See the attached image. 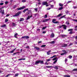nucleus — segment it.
Masks as SVG:
<instances>
[{
  "instance_id": "nucleus-1",
  "label": "nucleus",
  "mask_w": 77,
  "mask_h": 77,
  "mask_svg": "<svg viewBox=\"0 0 77 77\" xmlns=\"http://www.w3.org/2000/svg\"><path fill=\"white\" fill-rule=\"evenodd\" d=\"M21 14V11H19L16 13L15 15H13V17H17V16H19V15H20V14Z\"/></svg>"
},
{
  "instance_id": "nucleus-2",
  "label": "nucleus",
  "mask_w": 77,
  "mask_h": 77,
  "mask_svg": "<svg viewBox=\"0 0 77 77\" xmlns=\"http://www.w3.org/2000/svg\"><path fill=\"white\" fill-rule=\"evenodd\" d=\"M56 21V19H52V22L53 23H54V24H59V22L58 21Z\"/></svg>"
},
{
  "instance_id": "nucleus-3",
  "label": "nucleus",
  "mask_w": 77,
  "mask_h": 77,
  "mask_svg": "<svg viewBox=\"0 0 77 77\" xmlns=\"http://www.w3.org/2000/svg\"><path fill=\"white\" fill-rule=\"evenodd\" d=\"M24 8H26V7L23 6V7H20L19 8H17V10H22V9H24Z\"/></svg>"
},
{
  "instance_id": "nucleus-4",
  "label": "nucleus",
  "mask_w": 77,
  "mask_h": 77,
  "mask_svg": "<svg viewBox=\"0 0 77 77\" xmlns=\"http://www.w3.org/2000/svg\"><path fill=\"white\" fill-rule=\"evenodd\" d=\"M48 4V3H47V2L44 1L42 2V6H44L45 5H47Z\"/></svg>"
},
{
  "instance_id": "nucleus-5",
  "label": "nucleus",
  "mask_w": 77,
  "mask_h": 77,
  "mask_svg": "<svg viewBox=\"0 0 77 77\" xmlns=\"http://www.w3.org/2000/svg\"><path fill=\"white\" fill-rule=\"evenodd\" d=\"M61 26L62 27H63L64 30H66V27H67V26H66V25L62 24L61 25Z\"/></svg>"
},
{
  "instance_id": "nucleus-6",
  "label": "nucleus",
  "mask_w": 77,
  "mask_h": 77,
  "mask_svg": "<svg viewBox=\"0 0 77 77\" xmlns=\"http://www.w3.org/2000/svg\"><path fill=\"white\" fill-rule=\"evenodd\" d=\"M62 52H64L63 53L61 54V56L64 55V54H66L67 53L66 52V51H65V50H62Z\"/></svg>"
},
{
  "instance_id": "nucleus-7",
  "label": "nucleus",
  "mask_w": 77,
  "mask_h": 77,
  "mask_svg": "<svg viewBox=\"0 0 77 77\" xmlns=\"http://www.w3.org/2000/svg\"><path fill=\"white\" fill-rule=\"evenodd\" d=\"M22 39H29V37L28 36H24L21 37Z\"/></svg>"
},
{
  "instance_id": "nucleus-8",
  "label": "nucleus",
  "mask_w": 77,
  "mask_h": 77,
  "mask_svg": "<svg viewBox=\"0 0 77 77\" xmlns=\"http://www.w3.org/2000/svg\"><path fill=\"white\" fill-rule=\"evenodd\" d=\"M54 36H55L53 32H52L51 35V38H53L54 37Z\"/></svg>"
},
{
  "instance_id": "nucleus-9",
  "label": "nucleus",
  "mask_w": 77,
  "mask_h": 77,
  "mask_svg": "<svg viewBox=\"0 0 77 77\" xmlns=\"http://www.w3.org/2000/svg\"><path fill=\"white\" fill-rule=\"evenodd\" d=\"M0 12L2 13V14H5V13H4V10H2L1 8H0Z\"/></svg>"
},
{
  "instance_id": "nucleus-10",
  "label": "nucleus",
  "mask_w": 77,
  "mask_h": 77,
  "mask_svg": "<svg viewBox=\"0 0 77 77\" xmlns=\"http://www.w3.org/2000/svg\"><path fill=\"white\" fill-rule=\"evenodd\" d=\"M38 62L39 63H40V64H43V63H44V61L43 60H39Z\"/></svg>"
},
{
  "instance_id": "nucleus-11",
  "label": "nucleus",
  "mask_w": 77,
  "mask_h": 77,
  "mask_svg": "<svg viewBox=\"0 0 77 77\" xmlns=\"http://www.w3.org/2000/svg\"><path fill=\"white\" fill-rule=\"evenodd\" d=\"M49 21V19H47L43 20L42 22L43 23H45V22H47V21Z\"/></svg>"
},
{
  "instance_id": "nucleus-12",
  "label": "nucleus",
  "mask_w": 77,
  "mask_h": 77,
  "mask_svg": "<svg viewBox=\"0 0 77 77\" xmlns=\"http://www.w3.org/2000/svg\"><path fill=\"white\" fill-rule=\"evenodd\" d=\"M32 17V15H31L30 16H28L27 18H26V20H28L30 19V18Z\"/></svg>"
},
{
  "instance_id": "nucleus-13",
  "label": "nucleus",
  "mask_w": 77,
  "mask_h": 77,
  "mask_svg": "<svg viewBox=\"0 0 77 77\" xmlns=\"http://www.w3.org/2000/svg\"><path fill=\"white\" fill-rule=\"evenodd\" d=\"M67 44H64L62 46V47H67Z\"/></svg>"
},
{
  "instance_id": "nucleus-14",
  "label": "nucleus",
  "mask_w": 77,
  "mask_h": 77,
  "mask_svg": "<svg viewBox=\"0 0 77 77\" xmlns=\"http://www.w3.org/2000/svg\"><path fill=\"white\" fill-rule=\"evenodd\" d=\"M17 49V48H15V49H14L13 50L11 51H10V53H13L14 51H15V50Z\"/></svg>"
},
{
  "instance_id": "nucleus-15",
  "label": "nucleus",
  "mask_w": 77,
  "mask_h": 77,
  "mask_svg": "<svg viewBox=\"0 0 77 77\" xmlns=\"http://www.w3.org/2000/svg\"><path fill=\"white\" fill-rule=\"evenodd\" d=\"M18 35V33H16V34H15L14 35V38H17V39L18 38V37L17 36Z\"/></svg>"
},
{
  "instance_id": "nucleus-16",
  "label": "nucleus",
  "mask_w": 77,
  "mask_h": 77,
  "mask_svg": "<svg viewBox=\"0 0 77 77\" xmlns=\"http://www.w3.org/2000/svg\"><path fill=\"white\" fill-rule=\"evenodd\" d=\"M34 48H35L36 50H38V51L40 50V48H39L37 47H35Z\"/></svg>"
},
{
  "instance_id": "nucleus-17",
  "label": "nucleus",
  "mask_w": 77,
  "mask_h": 77,
  "mask_svg": "<svg viewBox=\"0 0 77 77\" xmlns=\"http://www.w3.org/2000/svg\"><path fill=\"white\" fill-rule=\"evenodd\" d=\"M61 37H67V35L62 34L61 35Z\"/></svg>"
},
{
  "instance_id": "nucleus-18",
  "label": "nucleus",
  "mask_w": 77,
  "mask_h": 77,
  "mask_svg": "<svg viewBox=\"0 0 77 77\" xmlns=\"http://www.w3.org/2000/svg\"><path fill=\"white\" fill-rule=\"evenodd\" d=\"M62 16V14H59L57 16V17H61V16Z\"/></svg>"
},
{
  "instance_id": "nucleus-19",
  "label": "nucleus",
  "mask_w": 77,
  "mask_h": 77,
  "mask_svg": "<svg viewBox=\"0 0 77 77\" xmlns=\"http://www.w3.org/2000/svg\"><path fill=\"white\" fill-rule=\"evenodd\" d=\"M28 9H29L28 8L24 9L23 11V13H25V12H26V11H28Z\"/></svg>"
},
{
  "instance_id": "nucleus-20",
  "label": "nucleus",
  "mask_w": 77,
  "mask_h": 77,
  "mask_svg": "<svg viewBox=\"0 0 77 77\" xmlns=\"http://www.w3.org/2000/svg\"><path fill=\"white\" fill-rule=\"evenodd\" d=\"M39 60L35 62V65H37V64H39Z\"/></svg>"
},
{
  "instance_id": "nucleus-21",
  "label": "nucleus",
  "mask_w": 77,
  "mask_h": 77,
  "mask_svg": "<svg viewBox=\"0 0 77 77\" xmlns=\"http://www.w3.org/2000/svg\"><path fill=\"white\" fill-rule=\"evenodd\" d=\"M50 44H54V43H55L54 41H52L51 42H50Z\"/></svg>"
},
{
  "instance_id": "nucleus-22",
  "label": "nucleus",
  "mask_w": 77,
  "mask_h": 77,
  "mask_svg": "<svg viewBox=\"0 0 77 77\" xmlns=\"http://www.w3.org/2000/svg\"><path fill=\"white\" fill-rule=\"evenodd\" d=\"M65 16H66V15H64L63 16H61V17H60V19H59V20H60V19H62V18H63L65 17Z\"/></svg>"
},
{
  "instance_id": "nucleus-23",
  "label": "nucleus",
  "mask_w": 77,
  "mask_h": 77,
  "mask_svg": "<svg viewBox=\"0 0 77 77\" xmlns=\"http://www.w3.org/2000/svg\"><path fill=\"white\" fill-rule=\"evenodd\" d=\"M63 9V7H61L59 8L58 10L59 11H60V10H62V9Z\"/></svg>"
},
{
  "instance_id": "nucleus-24",
  "label": "nucleus",
  "mask_w": 77,
  "mask_h": 77,
  "mask_svg": "<svg viewBox=\"0 0 77 77\" xmlns=\"http://www.w3.org/2000/svg\"><path fill=\"white\" fill-rule=\"evenodd\" d=\"M6 26V24H4V25H2L1 26V27H5Z\"/></svg>"
},
{
  "instance_id": "nucleus-25",
  "label": "nucleus",
  "mask_w": 77,
  "mask_h": 77,
  "mask_svg": "<svg viewBox=\"0 0 77 77\" xmlns=\"http://www.w3.org/2000/svg\"><path fill=\"white\" fill-rule=\"evenodd\" d=\"M53 68H54V69H59V68H58L57 66H56Z\"/></svg>"
},
{
  "instance_id": "nucleus-26",
  "label": "nucleus",
  "mask_w": 77,
  "mask_h": 77,
  "mask_svg": "<svg viewBox=\"0 0 77 77\" xmlns=\"http://www.w3.org/2000/svg\"><path fill=\"white\" fill-rule=\"evenodd\" d=\"M24 18H20V21H24Z\"/></svg>"
},
{
  "instance_id": "nucleus-27",
  "label": "nucleus",
  "mask_w": 77,
  "mask_h": 77,
  "mask_svg": "<svg viewBox=\"0 0 77 77\" xmlns=\"http://www.w3.org/2000/svg\"><path fill=\"white\" fill-rule=\"evenodd\" d=\"M59 5L60 6H63V4H61V3H59Z\"/></svg>"
},
{
  "instance_id": "nucleus-28",
  "label": "nucleus",
  "mask_w": 77,
  "mask_h": 77,
  "mask_svg": "<svg viewBox=\"0 0 77 77\" xmlns=\"http://www.w3.org/2000/svg\"><path fill=\"white\" fill-rule=\"evenodd\" d=\"M47 28V26H45V27H43L42 29V30H45V29H46Z\"/></svg>"
},
{
  "instance_id": "nucleus-29",
  "label": "nucleus",
  "mask_w": 77,
  "mask_h": 77,
  "mask_svg": "<svg viewBox=\"0 0 77 77\" xmlns=\"http://www.w3.org/2000/svg\"><path fill=\"white\" fill-rule=\"evenodd\" d=\"M57 60H56L55 61H54V62H53V64H55V63H56V62H57Z\"/></svg>"
},
{
  "instance_id": "nucleus-30",
  "label": "nucleus",
  "mask_w": 77,
  "mask_h": 77,
  "mask_svg": "<svg viewBox=\"0 0 77 77\" xmlns=\"http://www.w3.org/2000/svg\"><path fill=\"white\" fill-rule=\"evenodd\" d=\"M46 47V45H42L41 46V47Z\"/></svg>"
},
{
  "instance_id": "nucleus-31",
  "label": "nucleus",
  "mask_w": 77,
  "mask_h": 77,
  "mask_svg": "<svg viewBox=\"0 0 77 77\" xmlns=\"http://www.w3.org/2000/svg\"><path fill=\"white\" fill-rule=\"evenodd\" d=\"M73 71H77V69H75L72 70Z\"/></svg>"
},
{
  "instance_id": "nucleus-32",
  "label": "nucleus",
  "mask_w": 77,
  "mask_h": 77,
  "mask_svg": "<svg viewBox=\"0 0 77 77\" xmlns=\"http://www.w3.org/2000/svg\"><path fill=\"white\" fill-rule=\"evenodd\" d=\"M53 66H47L46 68H52Z\"/></svg>"
},
{
  "instance_id": "nucleus-33",
  "label": "nucleus",
  "mask_w": 77,
  "mask_h": 77,
  "mask_svg": "<svg viewBox=\"0 0 77 77\" xmlns=\"http://www.w3.org/2000/svg\"><path fill=\"white\" fill-rule=\"evenodd\" d=\"M57 59V57H55L53 59V60H56Z\"/></svg>"
},
{
  "instance_id": "nucleus-34",
  "label": "nucleus",
  "mask_w": 77,
  "mask_h": 77,
  "mask_svg": "<svg viewBox=\"0 0 77 77\" xmlns=\"http://www.w3.org/2000/svg\"><path fill=\"white\" fill-rule=\"evenodd\" d=\"M72 56L71 55H69V59H72Z\"/></svg>"
},
{
  "instance_id": "nucleus-35",
  "label": "nucleus",
  "mask_w": 77,
  "mask_h": 77,
  "mask_svg": "<svg viewBox=\"0 0 77 77\" xmlns=\"http://www.w3.org/2000/svg\"><path fill=\"white\" fill-rule=\"evenodd\" d=\"M66 24H67V25H69V21H67L66 23Z\"/></svg>"
},
{
  "instance_id": "nucleus-36",
  "label": "nucleus",
  "mask_w": 77,
  "mask_h": 77,
  "mask_svg": "<svg viewBox=\"0 0 77 77\" xmlns=\"http://www.w3.org/2000/svg\"><path fill=\"white\" fill-rule=\"evenodd\" d=\"M73 29H70L68 30V31H69V32L71 31V32L72 31V30H73Z\"/></svg>"
},
{
  "instance_id": "nucleus-37",
  "label": "nucleus",
  "mask_w": 77,
  "mask_h": 77,
  "mask_svg": "<svg viewBox=\"0 0 77 77\" xmlns=\"http://www.w3.org/2000/svg\"><path fill=\"white\" fill-rule=\"evenodd\" d=\"M11 74H8V75H7L6 76H5V77H9V75H11Z\"/></svg>"
},
{
  "instance_id": "nucleus-38",
  "label": "nucleus",
  "mask_w": 77,
  "mask_h": 77,
  "mask_svg": "<svg viewBox=\"0 0 77 77\" xmlns=\"http://www.w3.org/2000/svg\"><path fill=\"white\" fill-rule=\"evenodd\" d=\"M8 19H6L5 20V22H8Z\"/></svg>"
},
{
  "instance_id": "nucleus-39",
  "label": "nucleus",
  "mask_w": 77,
  "mask_h": 77,
  "mask_svg": "<svg viewBox=\"0 0 77 77\" xmlns=\"http://www.w3.org/2000/svg\"><path fill=\"white\" fill-rule=\"evenodd\" d=\"M72 2V1H69L67 2V4H68V3H71Z\"/></svg>"
},
{
  "instance_id": "nucleus-40",
  "label": "nucleus",
  "mask_w": 77,
  "mask_h": 77,
  "mask_svg": "<svg viewBox=\"0 0 77 77\" xmlns=\"http://www.w3.org/2000/svg\"><path fill=\"white\" fill-rule=\"evenodd\" d=\"M69 34H70V35H71L72 34V33H72V31H70L69 33Z\"/></svg>"
},
{
  "instance_id": "nucleus-41",
  "label": "nucleus",
  "mask_w": 77,
  "mask_h": 77,
  "mask_svg": "<svg viewBox=\"0 0 77 77\" xmlns=\"http://www.w3.org/2000/svg\"><path fill=\"white\" fill-rule=\"evenodd\" d=\"M64 77H70V76L69 75H65L64 76Z\"/></svg>"
},
{
  "instance_id": "nucleus-42",
  "label": "nucleus",
  "mask_w": 77,
  "mask_h": 77,
  "mask_svg": "<svg viewBox=\"0 0 77 77\" xmlns=\"http://www.w3.org/2000/svg\"><path fill=\"white\" fill-rule=\"evenodd\" d=\"M45 17H44L45 18H47V14H45Z\"/></svg>"
},
{
  "instance_id": "nucleus-43",
  "label": "nucleus",
  "mask_w": 77,
  "mask_h": 77,
  "mask_svg": "<svg viewBox=\"0 0 77 77\" xmlns=\"http://www.w3.org/2000/svg\"><path fill=\"white\" fill-rule=\"evenodd\" d=\"M51 60V59H48L46 61L47 62H49V61H50Z\"/></svg>"
},
{
  "instance_id": "nucleus-44",
  "label": "nucleus",
  "mask_w": 77,
  "mask_h": 77,
  "mask_svg": "<svg viewBox=\"0 0 77 77\" xmlns=\"http://www.w3.org/2000/svg\"><path fill=\"white\" fill-rule=\"evenodd\" d=\"M4 5V3H0V5L1 6H2V5Z\"/></svg>"
},
{
  "instance_id": "nucleus-45",
  "label": "nucleus",
  "mask_w": 77,
  "mask_h": 77,
  "mask_svg": "<svg viewBox=\"0 0 77 77\" xmlns=\"http://www.w3.org/2000/svg\"><path fill=\"white\" fill-rule=\"evenodd\" d=\"M45 65H48L49 64V63H48L46 62L45 63Z\"/></svg>"
},
{
  "instance_id": "nucleus-46",
  "label": "nucleus",
  "mask_w": 77,
  "mask_h": 77,
  "mask_svg": "<svg viewBox=\"0 0 77 77\" xmlns=\"http://www.w3.org/2000/svg\"><path fill=\"white\" fill-rule=\"evenodd\" d=\"M47 54L48 55H50V54H50L48 52H47Z\"/></svg>"
},
{
  "instance_id": "nucleus-47",
  "label": "nucleus",
  "mask_w": 77,
  "mask_h": 77,
  "mask_svg": "<svg viewBox=\"0 0 77 77\" xmlns=\"http://www.w3.org/2000/svg\"><path fill=\"white\" fill-rule=\"evenodd\" d=\"M22 2H26V1L25 0H22Z\"/></svg>"
},
{
  "instance_id": "nucleus-48",
  "label": "nucleus",
  "mask_w": 77,
  "mask_h": 77,
  "mask_svg": "<svg viewBox=\"0 0 77 77\" xmlns=\"http://www.w3.org/2000/svg\"><path fill=\"white\" fill-rule=\"evenodd\" d=\"M18 75H19L18 73H17L15 74V77H17V76H18Z\"/></svg>"
},
{
  "instance_id": "nucleus-49",
  "label": "nucleus",
  "mask_w": 77,
  "mask_h": 77,
  "mask_svg": "<svg viewBox=\"0 0 77 77\" xmlns=\"http://www.w3.org/2000/svg\"><path fill=\"white\" fill-rule=\"evenodd\" d=\"M41 42H42V41H39L38 42V44H40V43H41Z\"/></svg>"
},
{
  "instance_id": "nucleus-50",
  "label": "nucleus",
  "mask_w": 77,
  "mask_h": 77,
  "mask_svg": "<svg viewBox=\"0 0 77 77\" xmlns=\"http://www.w3.org/2000/svg\"><path fill=\"white\" fill-rule=\"evenodd\" d=\"M8 3V1H6L5 2V5H7Z\"/></svg>"
},
{
  "instance_id": "nucleus-51",
  "label": "nucleus",
  "mask_w": 77,
  "mask_h": 77,
  "mask_svg": "<svg viewBox=\"0 0 77 77\" xmlns=\"http://www.w3.org/2000/svg\"><path fill=\"white\" fill-rule=\"evenodd\" d=\"M29 46H27L26 47V48H29Z\"/></svg>"
},
{
  "instance_id": "nucleus-52",
  "label": "nucleus",
  "mask_w": 77,
  "mask_h": 77,
  "mask_svg": "<svg viewBox=\"0 0 77 77\" xmlns=\"http://www.w3.org/2000/svg\"><path fill=\"white\" fill-rule=\"evenodd\" d=\"M51 9V8H47V11H48V10H50V9Z\"/></svg>"
},
{
  "instance_id": "nucleus-53",
  "label": "nucleus",
  "mask_w": 77,
  "mask_h": 77,
  "mask_svg": "<svg viewBox=\"0 0 77 77\" xmlns=\"http://www.w3.org/2000/svg\"><path fill=\"white\" fill-rule=\"evenodd\" d=\"M37 31H38V32H40V29L38 28L37 29Z\"/></svg>"
},
{
  "instance_id": "nucleus-54",
  "label": "nucleus",
  "mask_w": 77,
  "mask_h": 77,
  "mask_svg": "<svg viewBox=\"0 0 77 77\" xmlns=\"http://www.w3.org/2000/svg\"><path fill=\"white\" fill-rule=\"evenodd\" d=\"M12 25H13V26H15V23H12Z\"/></svg>"
},
{
  "instance_id": "nucleus-55",
  "label": "nucleus",
  "mask_w": 77,
  "mask_h": 77,
  "mask_svg": "<svg viewBox=\"0 0 77 77\" xmlns=\"http://www.w3.org/2000/svg\"><path fill=\"white\" fill-rule=\"evenodd\" d=\"M51 8H53L54 7V5H51Z\"/></svg>"
},
{
  "instance_id": "nucleus-56",
  "label": "nucleus",
  "mask_w": 77,
  "mask_h": 77,
  "mask_svg": "<svg viewBox=\"0 0 77 77\" xmlns=\"http://www.w3.org/2000/svg\"><path fill=\"white\" fill-rule=\"evenodd\" d=\"M9 15H10V14H7L6 17H9Z\"/></svg>"
},
{
  "instance_id": "nucleus-57",
  "label": "nucleus",
  "mask_w": 77,
  "mask_h": 77,
  "mask_svg": "<svg viewBox=\"0 0 77 77\" xmlns=\"http://www.w3.org/2000/svg\"><path fill=\"white\" fill-rule=\"evenodd\" d=\"M35 11H38V8H35L34 9Z\"/></svg>"
},
{
  "instance_id": "nucleus-58",
  "label": "nucleus",
  "mask_w": 77,
  "mask_h": 77,
  "mask_svg": "<svg viewBox=\"0 0 77 77\" xmlns=\"http://www.w3.org/2000/svg\"><path fill=\"white\" fill-rule=\"evenodd\" d=\"M73 8L74 9H77V7L75 6L73 7Z\"/></svg>"
},
{
  "instance_id": "nucleus-59",
  "label": "nucleus",
  "mask_w": 77,
  "mask_h": 77,
  "mask_svg": "<svg viewBox=\"0 0 77 77\" xmlns=\"http://www.w3.org/2000/svg\"><path fill=\"white\" fill-rule=\"evenodd\" d=\"M72 44H73L72 43H70V44L69 45V46H71V45H72Z\"/></svg>"
},
{
  "instance_id": "nucleus-60",
  "label": "nucleus",
  "mask_w": 77,
  "mask_h": 77,
  "mask_svg": "<svg viewBox=\"0 0 77 77\" xmlns=\"http://www.w3.org/2000/svg\"><path fill=\"white\" fill-rule=\"evenodd\" d=\"M42 33L43 34H45V33H46V32H44V31H43V32H42Z\"/></svg>"
},
{
  "instance_id": "nucleus-61",
  "label": "nucleus",
  "mask_w": 77,
  "mask_h": 77,
  "mask_svg": "<svg viewBox=\"0 0 77 77\" xmlns=\"http://www.w3.org/2000/svg\"><path fill=\"white\" fill-rule=\"evenodd\" d=\"M48 6H49V5H48V4H47V5H46V6H45L46 7H48Z\"/></svg>"
},
{
  "instance_id": "nucleus-62",
  "label": "nucleus",
  "mask_w": 77,
  "mask_h": 77,
  "mask_svg": "<svg viewBox=\"0 0 77 77\" xmlns=\"http://www.w3.org/2000/svg\"><path fill=\"white\" fill-rule=\"evenodd\" d=\"M5 8V6H4V7H2L1 8H0V9H3V8Z\"/></svg>"
},
{
  "instance_id": "nucleus-63",
  "label": "nucleus",
  "mask_w": 77,
  "mask_h": 77,
  "mask_svg": "<svg viewBox=\"0 0 77 77\" xmlns=\"http://www.w3.org/2000/svg\"><path fill=\"white\" fill-rule=\"evenodd\" d=\"M65 62H67V61H68V60H67V59L66 58L65 59Z\"/></svg>"
},
{
  "instance_id": "nucleus-64",
  "label": "nucleus",
  "mask_w": 77,
  "mask_h": 77,
  "mask_svg": "<svg viewBox=\"0 0 77 77\" xmlns=\"http://www.w3.org/2000/svg\"><path fill=\"white\" fill-rule=\"evenodd\" d=\"M22 60H26V58H22Z\"/></svg>"
}]
</instances>
